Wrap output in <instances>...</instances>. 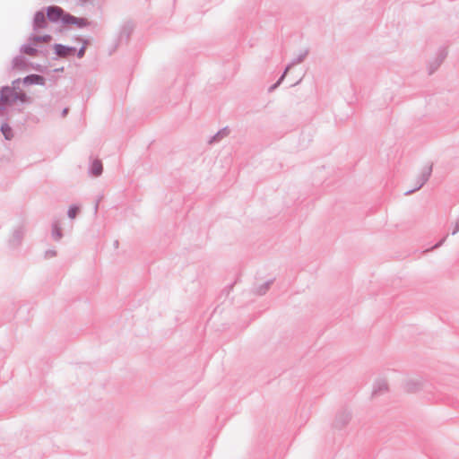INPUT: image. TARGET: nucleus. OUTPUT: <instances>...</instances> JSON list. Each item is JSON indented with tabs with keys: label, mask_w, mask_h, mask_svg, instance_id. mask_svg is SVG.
I'll return each mask as SVG.
<instances>
[{
	"label": "nucleus",
	"mask_w": 459,
	"mask_h": 459,
	"mask_svg": "<svg viewBox=\"0 0 459 459\" xmlns=\"http://www.w3.org/2000/svg\"><path fill=\"white\" fill-rule=\"evenodd\" d=\"M85 51H86V47L85 46H82L78 50H76V55H77V57L78 58H82L85 55Z\"/></svg>",
	"instance_id": "a878e982"
},
{
	"label": "nucleus",
	"mask_w": 459,
	"mask_h": 459,
	"mask_svg": "<svg viewBox=\"0 0 459 459\" xmlns=\"http://www.w3.org/2000/svg\"><path fill=\"white\" fill-rule=\"evenodd\" d=\"M32 67H33V69H35L36 71L40 72V73H43L46 70L45 66H42L41 65H39V64L32 65Z\"/></svg>",
	"instance_id": "c85d7f7f"
},
{
	"label": "nucleus",
	"mask_w": 459,
	"mask_h": 459,
	"mask_svg": "<svg viewBox=\"0 0 459 459\" xmlns=\"http://www.w3.org/2000/svg\"><path fill=\"white\" fill-rule=\"evenodd\" d=\"M77 4L81 6L86 5L91 0H76Z\"/></svg>",
	"instance_id": "7c9ffc66"
},
{
	"label": "nucleus",
	"mask_w": 459,
	"mask_h": 459,
	"mask_svg": "<svg viewBox=\"0 0 459 459\" xmlns=\"http://www.w3.org/2000/svg\"><path fill=\"white\" fill-rule=\"evenodd\" d=\"M387 389H388V386H387L386 381L384 379H379L374 385L373 395L381 394L385 393V391H387Z\"/></svg>",
	"instance_id": "2eb2a0df"
},
{
	"label": "nucleus",
	"mask_w": 459,
	"mask_h": 459,
	"mask_svg": "<svg viewBox=\"0 0 459 459\" xmlns=\"http://www.w3.org/2000/svg\"><path fill=\"white\" fill-rule=\"evenodd\" d=\"M308 54V49H305L303 50L302 52H300L299 54V56L297 57H295L284 69V71H287V73L290 71V69L298 65V64H300L304 61V59L306 58V56H307Z\"/></svg>",
	"instance_id": "dca6fc26"
},
{
	"label": "nucleus",
	"mask_w": 459,
	"mask_h": 459,
	"mask_svg": "<svg viewBox=\"0 0 459 459\" xmlns=\"http://www.w3.org/2000/svg\"><path fill=\"white\" fill-rule=\"evenodd\" d=\"M88 44H89V40L82 39V46H85L87 48Z\"/></svg>",
	"instance_id": "f704fd0d"
},
{
	"label": "nucleus",
	"mask_w": 459,
	"mask_h": 459,
	"mask_svg": "<svg viewBox=\"0 0 459 459\" xmlns=\"http://www.w3.org/2000/svg\"><path fill=\"white\" fill-rule=\"evenodd\" d=\"M48 27V18L43 10L37 11L32 21V29L38 31Z\"/></svg>",
	"instance_id": "0eeeda50"
},
{
	"label": "nucleus",
	"mask_w": 459,
	"mask_h": 459,
	"mask_svg": "<svg viewBox=\"0 0 459 459\" xmlns=\"http://www.w3.org/2000/svg\"><path fill=\"white\" fill-rule=\"evenodd\" d=\"M55 54L62 58H66L75 54L76 48L74 47L65 46L60 43L54 45Z\"/></svg>",
	"instance_id": "9d476101"
},
{
	"label": "nucleus",
	"mask_w": 459,
	"mask_h": 459,
	"mask_svg": "<svg viewBox=\"0 0 459 459\" xmlns=\"http://www.w3.org/2000/svg\"><path fill=\"white\" fill-rule=\"evenodd\" d=\"M103 172V165L100 160H94L90 167L89 173L93 177H100Z\"/></svg>",
	"instance_id": "4468645a"
},
{
	"label": "nucleus",
	"mask_w": 459,
	"mask_h": 459,
	"mask_svg": "<svg viewBox=\"0 0 459 459\" xmlns=\"http://www.w3.org/2000/svg\"><path fill=\"white\" fill-rule=\"evenodd\" d=\"M5 107L4 105V103L2 102V100H0V116L4 115V113L5 112Z\"/></svg>",
	"instance_id": "2f4dec72"
},
{
	"label": "nucleus",
	"mask_w": 459,
	"mask_h": 459,
	"mask_svg": "<svg viewBox=\"0 0 459 459\" xmlns=\"http://www.w3.org/2000/svg\"><path fill=\"white\" fill-rule=\"evenodd\" d=\"M26 233V227L23 223L15 227L9 239V246L12 248H17L22 245L23 237Z\"/></svg>",
	"instance_id": "39448f33"
},
{
	"label": "nucleus",
	"mask_w": 459,
	"mask_h": 459,
	"mask_svg": "<svg viewBox=\"0 0 459 459\" xmlns=\"http://www.w3.org/2000/svg\"><path fill=\"white\" fill-rule=\"evenodd\" d=\"M0 130H1L5 140L11 141L13 138L14 134H13V129L9 126L8 123L4 122L1 125Z\"/></svg>",
	"instance_id": "f3484780"
},
{
	"label": "nucleus",
	"mask_w": 459,
	"mask_h": 459,
	"mask_svg": "<svg viewBox=\"0 0 459 459\" xmlns=\"http://www.w3.org/2000/svg\"><path fill=\"white\" fill-rule=\"evenodd\" d=\"M22 83L24 85H41L44 86L46 84V79L44 76L39 74H29L22 79Z\"/></svg>",
	"instance_id": "f8f14e48"
},
{
	"label": "nucleus",
	"mask_w": 459,
	"mask_h": 459,
	"mask_svg": "<svg viewBox=\"0 0 459 459\" xmlns=\"http://www.w3.org/2000/svg\"><path fill=\"white\" fill-rule=\"evenodd\" d=\"M272 282L273 281L271 280L265 281L264 283L256 288L255 293L260 296L264 295L269 290Z\"/></svg>",
	"instance_id": "4be33fe9"
},
{
	"label": "nucleus",
	"mask_w": 459,
	"mask_h": 459,
	"mask_svg": "<svg viewBox=\"0 0 459 459\" xmlns=\"http://www.w3.org/2000/svg\"><path fill=\"white\" fill-rule=\"evenodd\" d=\"M68 111H69V108H65L62 110L61 116H62L63 117H65L68 114Z\"/></svg>",
	"instance_id": "473e14b6"
},
{
	"label": "nucleus",
	"mask_w": 459,
	"mask_h": 459,
	"mask_svg": "<svg viewBox=\"0 0 459 459\" xmlns=\"http://www.w3.org/2000/svg\"><path fill=\"white\" fill-rule=\"evenodd\" d=\"M100 198H101V197H100V198L97 200L96 204H95V206H94V212H95V213L98 212V209H99V203H100Z\"/></svg>",
	"instance_id": "72a5a7b5"
},
{
	"label": "nucleus",
	"mask_w": 459,
	"mask_h": 459,
	"mask_svg": "<svg viewBox=\"0 0 459 459\" xmlns=\"http://www.w3.org/2000/svg\"><path fill=\"white\" fill-rule=\"evenodd\" d=\"M91 22L84 17H76L68 13L65 25H74L79 29H82L91 25Z\"/></svg>",
	"instance_id": "1a4fd4ad"
},
{
	"label": "nucleus",
	"mask_w": 459,
	"mask_h": 459,
	"mask_svg": "<svg viewBox=\"0 0 459 459\" xmlns=\"http://www.w3.org/2000/svg\"><path fill=\"white\" fill-rule=\"evenodd\" d=\"M12 66L13 69L26 70L28 67L27 59L23 56L18 55L13 59Z\"/></svg>",
	"instance_id": "ddd939ff"
},
{
	"label": "nucleus",
	"mask_w": 459,
	"mask_h": 459,
	"mask_svg": "<svg viewBox=\"0 0 459 459\" xmlns=\"http://www.w3.org/2000/svg\"><path fill=\"white\" fill-rule=\"evenodd\" d=\"M287 74V71H283L282 74L280 76V78L278 79V81L273 83L272 86L269 87L268 89V91L269 92H272L276 88H278L280 86V84L283 82L285 76Z\"/></svg>",
	"instance_id": "5701e85b"
},
{
	"label": "nucleus",
	"mask_w": 459,
	"mask_h": 459,
	"mask_svg": "<svg viewBox=\"0 0 459 459\" xmlns=\"http://www.w3.org/2000/svg\"><path fill=\"white\" fill-rule=\"evenodd\" d=\"M79 212V207L77 205H71L67 211V216L70 219H74Z\"/></svg>",
	"instance_id": "b1692460"
},
{
	"label": "nucleus",
	"mask_w": 459,
	"mask_h": 459,
	"mask_svg": "<svg viewBox=\"0 0 459 459\" xmlns=\"http://www.w3.org/2000/svg\"><path fill=\"white\" fill-rule=\"evenodd\" d=\"M446 238H447V235H446V236H445V237H444V238H443L439 242H437V244H436L432 248H433V249H434V248H437V247H439L440 246H442V245H443V243L446 241Z\"/></svg>",
	"instance_id": "c756f323"
},
{
	"label": "nucleus",
	"mask_w": 459,
	"mask_h": 459,
	"mask_svg": "<svg viewBox=\"0 0 459 459\" xmlns=\"http://www.w3.org/2000/svg\"><path fill=\"white\" fill-rule=\"evenodd\" d=\"M114 246H115L116 247H118V240H116V241L114 242Z\"/></svg>",
	"instance_id": "e433bc0d"
},
{
	"label": "nucleus",
	"mask_w": 459,
	"mask_h": 459,
	"mask_svg": "<svg viewBox=\"0 0 459 459\" xmlns=\"http://www.w3.org/2000/svg\"><path fill=\"white\" fill-rule=\"evenodd\" d=\"M17 100H20L22 103L29 101V97L22 91H17Z\"/></svg>",
	"instance_id": "393cba45"
},
{
	"label": "nucleus",
	"mask_w": 459,
	"mask_h": 459,
	"mask_svg": "<svg viewBox=\"0 0 459 459\" xmlns=\"http://www.w3.org/2000/svg\"><path fill=\"white\" fill-rule=\"evenodd\" d=\"M431 173H432V165L425 166L422 169L420 175L417 178V184H416L415 187L405 191L404 195H409L414 193L415 191L420 189L425 185V183L429 179Z\"/></svg>",
	"instance_id": "20e7f679"
},
{
	"label": "nucleus",
	"mask_w": 459,
	"mask_h": 459,
	"mask_svg": "<svg viewBox=\"0 0 459 459\" xmlns=\"http://www.w3.org/2000/svg\"><path fill=\"white\" fill-rule=\"evenodd\" d=\"M51 39H52V36L49 35V34H45V35H42V36L31 34L29 37L28 41L35 42L37 44L39 42H49Z\"/></svg>",
	"instance_id": "a211bd4d"
},
{
	"label": "nucleus",
	"mask_w": 459,
	"mask_h": 459,
	"mask_svg": "<svg viewBox=\"0 0 459 459\" xmlns=\"http://www.w3.org/2000/svg\"><path fill=\"white\" fill-rule=\"evenodd\" d=\"M446 56H447L446 48H445V47L439 48L434 59L429 61V63L428 65L429 74H432L433 73H435L437 70V68L440 66V65L446 59Z\"/></svg>",
	"instance_id": "423d86ee"
},
{
	"label": "nucleus",
	"mask_w": 459,
	"mask_h": 459,
	"mask_svg": "<svg viewBox=\"0 0 459 459\" xmlns=\"http://www.w3.org/2000/svg\"><path fill=\"white\" fill-rule=\"evenodd\" d=\"M60 71H64V67H61L59 69H55V72H60Z\"/></svg>",
	"instance_id": "c9c22d12"
},
{
	"label": "nucleus",
	"mask_w": 459,
	"mask_h": 459,
	"mask_svg": "<svg viewBox=\"0 0 459 459\" xmlns=\"http://www.w3.org/2000/svg\"><path fill=\"white\" fill-rule=\"evenodd\" d=\"M421 385L420 380L417 378L409 379L406 383L405 388L408 392H415Z\"/></svg>",
	"instance_id": "412c9836"
},
{
	"label": "nucleus",
	"mask_w": 459,
	"mask_h": 459,
	"mask_svg": "<svg viewBox=\"0 0 459 459\" xmlns=\"http://www.w3.org/2000/svg\"><path fill=\"white\" fill-rule=\"evenodd\" d=\"M134 24L131 22H125L121 28L118 34V41L121 42H128L131 34L134 31Z\"/></svg>",
	"instance_id": "9b49d317"
},
{
	"label": "nucleus",
	"mask_w": 459,
	"mask_h": 459,
	"mask_svg": "<svg viewBox=\"0 0 459 459\" xmlns=\"http://www.w3.org/2000/svg\"><path fill=\"white\" fill-rule=\"evenodd\" d=\"M0 100L4 103L5 108L13 105L17 101V91L10 86L0 88Z\"/></svg>",
	"instance_id": "7ed1b4c3"
},
{
	"label": "nucleus",
	"mask_w": 459,
	"mask_h": 459,
	"mask_svg": "<svg viewBox=\"0 0 459 459\" xmlns=\"http://www.w3.org/2000/svg\"><path fill=\"white\" fill-rule=\"evenodd\" d=\"M56 252L55 250L49 249L45 252V257L50 258L56 256Z\"/></svg>",
	"instance_id": "cd10ccee"
},
{
	"label": "nucleus",
	"mask_w": 459,
	"mask_h": 459,
	"mask_svg": "<svg viewBox=\"0 0 459 459\" xmlns=\"http://www.w3.org/2000/svg\"><path fill=\"white\" fill-rule=\"evenodd\" d=\"M67 14V12L57 5H49L46 8V15L48 20L54 23L60 22L65 25Z\"/></svg>",
	"instance_id": "f257e3e1"
},
{
	"label": "nucleus",
	"mask_w": 459,
	"mask_h": 459,
	"mask_svg": "<svg viewBox=\"0 0 459 459\" xmlns=\"http://www.w3.org/2000/svg\"><path fill=\"white\" fill-rule=\"evenodd\" d=\"M20 52L22 54H26L28 56H35L38 55H41L43 56H47L48 51L40 50L37 48V45L35 42L28 41L27 44H23L20 48Z\"/></svg>",
	"instance_id": "6e6552de"
},
{
	"label": "nucleus",
	"mask_w": 459,
	"mask_h": 459,
	"mask_svg": "<svg viewBox=\"0 0 459 459\" xmlns=\"http://www.w3.org/2000/svg\"><path fill=\"white\" fill-rule=\"evenodd\" d=\"M51 235L56 241L60 240L63 237L62 230L57 221L52 223Z\"/></svg>",
	"instance_id": "aec40b11"
},
{
	"label": "nucleus",
	"mask_w": 459,
	"mask_h": 459,
	"mask_svg": "<svg viewBox=\"0 0 459 459\" xmlns=\"http://www.w3.org/2000/svg\"><path fill=\"white\" fill-rule=\"evenodd\" d=\"M230 134V130L228 127H224L218 131L210 140L209 143H214L221 140L223 137L227 136Z\"/></svg>",
	"instance_id": "6ab92c4d"
},
{
	"label": "nucleus",
	"mask_w": 459,
	"mask_h": 459,
	"mask_svg": "<svg viewBox=\"0 0 459 459\" xmlns=\"http://www.w3.org/2000/svg\"><path fill=\"white\" fill-rule=\"evenodd\" d=\"M352 414L351 410L346 407H342L336 411L334 420L333 421V427L336 429H342L351 420Z\"/></svg>",
	"instance_id": "f03ea898"
},
{
	"label": "nucleus",
	"mask_w": 459,
	"mask_h": 459,
	"mask_svg": "<svg viewBox=\"0 0 459 459\" xmlns=\"http://www.w3.org/2000/svg\"><path fill=\"white\" fill-rule=\"evenodd\" d=\"M22 82V79L18 78L13 81L11 88H14L15 91L19 90L20 83Z\"/></svg>",
	"instance_id": "bb28decb"
}]
</instances>
